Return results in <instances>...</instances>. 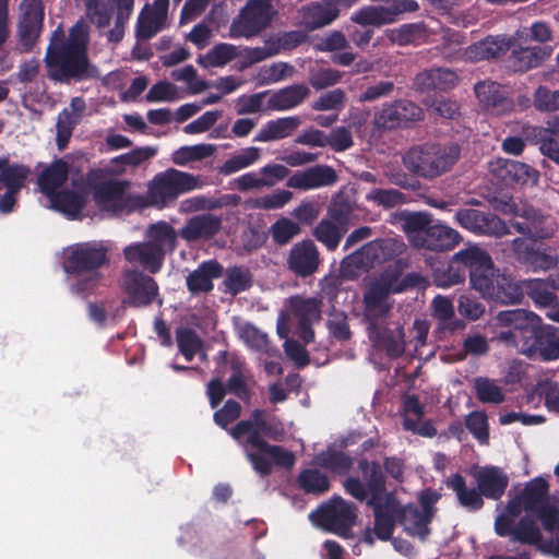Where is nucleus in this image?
<instances>
[{"label":"nucleus","mask_w":559,"mask_h":559,"mask_svg":"<svg viewBox=\"0 0 559 559\" xmlns=\"http://www.w3.org/2000/svg\"><path fill=\"white\" fill-rule=\"evenodd\" d=\"M284 435L281 419L262 408L253 409L248 419L239 420L230 430V437L243 448L246 459L262 477L271 475L272 461L283 468L294 466L296 457L292 451L267 442L281 441Z\"/></svg>","instance_id":"nucleus-1"},{"label":"nucleus","mask_w":559,"mask_h":559,"mask_svg":"<svg viewBox=\"0 0 559 559\" xmlns=\"http://www.w3.org/2000/svg\"><path fill=\"white\" fill-rule=\"evenodd\" d=\"M44 61L47 76L55 82H83L98 75L88 58V33L81 23L71 27L68 38L60 28L52 33Z\"/></svg>","instance_id":"nucleus-2"},{"label":"nucleus","mask_w":559,"mask_h":559,"mask_svg":"<svg viewBox=\"0 0 559 559\" xmlns=\"http://www.w3.org/2000/svg\"><path fill=\"white\" fill-rule=\"evenodd\" d=\"M109 264L108 247L103 242L87 241L70 247L63 262V270L75 278L71 284L72 294L87 298L100 285V269Z\"/></svg>","instance_id":"nucleus-3"},{"label":"nucleus","mask_w":559,"mask_h":559,"mask_svg":"<svg viewBox=\"0 0 559 559\" xmlns=\"http://www.w3.org/2000/svg\"><path fill=\"white\" fill-rule=\"evenodd\" d=\"M549 216L542 214V217L530 223V228L535 231L543 230L548 235L545 237L514 238L510 241V252L514 262L533 273L548 272L555 270L559 264V252L557 247L547 245L544 240L555 235V227L548 224Z\"/></svg>","instance_id":"nucleus-4"},{"label":"nucleus","mask_w":559,"mask_h":559,"mask_svg":"<svg viewBox=\"0 0 559 559\" xmlns=\"http://www.w3.org/2000/svg\"><path fill=\"white\" fill-rule=\"evenodd\" d=\"M460 156L457 143H424L411 147L403 155V165L415 176L435 179L451 170Z\"/></svg>","instance_id":"nucleus-5"},{"label":"nucleus","mask_w":559,"mask_h":559,"mask_svg":"<svg viewBox=\"0 0 559 559\" xmlns=\"http://www.w3.org/2000/svg\"><path fill=\"white\" fill-rule=\"evenodd\" d=\"M202 186L200 176L167 168L153 177L144 195L136 197L138 204L163 210L171 206L181 194L200 189Z\"/></svg>","instance_id":"nucleus-6"},{"label":"nucleus","mask_w":559,"mask_h":559,"mask_svg":"<svg viewBox=\"0 0 559 559\" xmlns=\"http://www.w3.org/2000/svg\"><path fill=\"white\" fill-rule=\"evenodd\" d=\"M484 261L475 271L473 289L491 302L499 305H516L523 299L521 282L496 269L490 254L484 250Z\"/></svg>","instance_id":"nucleus-7"},{"label":"nucleus","mask_w":559,"mask_h":559,"mask_svg":"<svg viewBox=\"0 0 559 559\" xmlns=\"http://www.w3.org/2000/svg\"><path fill=\"white\" fill-rule=\"evenodd\" d=\"M527 514L535 515L546 532L559 531V508L549 497L548 481L538 476L531 479L518 496Z\"/></svg>","instance_id":"nucleus-8"},{"label":"nucleus","mask_w":559,"mask_h":559,"mask_svg":"<svg viewBox=\"0 0 559 559\" xmlns=\"http://www.w3.org/2000/svg\"><path fill=\"white\" fill-rule=\"evenodd\" d=\"M309 519L322 530L346 539L353 536L357 507L340 496H334L312 511Z\"/></svg>","instance_id":"nucleus-9"},{"label":"nucleus","mask_w":559,"mask_h":559,"mask_svg":"<svg viewBox=\"0 0 559 559\" xmlns=\"http://www.w3.org/2000/svg\"><path fill=\"white\" fill-rule=\"evenodd\" d=\"M484 249L473 246L454 253L451 260L440 263L432 271V281L437 287L449 288L461 284L469 275V283L473 287V278L475 271L479 269V264L484 255Z\"/></svg>","instance_id":"nucleus-10"},{"label":"nucleus","mask_w":559,"mask_h":559,"mask_svg":"<svg viewBox=\"0 0 559 559\" xmlns=\"http://www.w3.org/2000/svg\"><path fill=\"white\" fill-rule=\"evenodd\" d=\"M361 477L349 476L344 481L345 491L358 501L373 504L386 496V477L377 461L361 459L358 462Z\"/></svg>","instance_id":"nucleus-11"},{"label":"nucleus","mask_w":559,"mask_h":559,"mask_svg":"<svg viewBox=\"0 0 559 559\" xmlns=\"http://www.w3.org/2000/svg\"><path fill=\"white\" fill-rule=\"evenodd\" d=\"M120 286L124 294L122 304L132 308H146L159 296L157 282L135 267L123 269Z\"/></svg>","instance_id":"nucleus-12"},{"label":"nucleus","mask_w":559,"mask_h":559,"mask_svg":"<svg viewBox=\"0 0 559 559\" xmlns=\"http://www.w3.org/2000/svg\"><path fill=\"white\" fill-rule=\"evenodd\" d=\"M275 13L271 0H248L233 22L231 33L246 38L257 36L271 24Z\"/></svg>","instance_id":"nucleus-13"},{"label":"nucleus","mask_w":559,"mask_h":559,"mask_svg":"<svg viewBox=\"0 0 559 559\" xmlns=\"http://www.w3.org/2000/svg\"><path fill=\"white\" fill-rule=\"evenodd\" d=\"M455 223L477 236L502 237L510 234L503 219L489 211L465 207L456 211Z\"/></svg>","instance_id":"nucleus-14"},{"label":"nucleus","mask_w":559,"mask_h":559,"mask_svg":"<svg viewBox=\"0 0 559 559\" xmlns=\"http://www.w3.org/2000/svg\"><path fill=\"white\" fill-rule=\"evenodd\" d=\"M405 263L400 259L389 265L369 288L389 299L392 294H401L409 288L424 287L425 276L417 272L407 273L402 277Z\"/></svg>","instance_id":"nucleus-15"},{"label":"nucleus","mask_w":559,"mask_h":559,"mask_svg":"<svg viewBox=\"0 0 559 559\" xmlns=\"http://www.w3.org/2000/svg\"><path fill=\"white\" fill-rule=\"evenodd\" d=\"M396 241L389 238H379L367 242L358 250L347 255L342 265L345 267H355L357 270H368L376 264H380L393 259L397 250Z\"/></svg>","instance_id":"nucleus-16"},{"label":"nucleus","mask_w":559,"mask_h":559,"mask_svg":"<svg viewBox=\"0 0 559 559\" xmlns=\"http://www.w3.org/2000/svg\"><path fill=\"white\" fill-rule=\"evenodd\" d=\"M521 353L542 361L559 359V328L540 323L531 337L521 344Z\"/></svg>","instance_id":"nucleus-17"},{"label":"nucleus","mask_w":559,"mask_h":559,"mask_svg":"<svg viewBox=\"0 0 559 559\" xmlns=\"http://www.w3.org/2000/svg\"><path fill=\"white\" fill-rule=\"evenodd\" d=\"M288 307L298 322L300 338L306 344L313 342L314 331L312 326L321 320L322 299L295 295L288 299Z\"/></svg>","instance_id":"nucleus-18"},{"label":"nucleus","mask_w":559,"mask_h":559,"mask_svg":"<svg viewBox=\"0 0 559 559\" xmlns=\"http://www.w3.org/2000/svg\"><path fill=\"white\" fill-rule=\"evenodd\" d=\"M475 95L483 109L490 115L503 116L514 110V100L506 86L491 80L475 84Z\"/></svg>","instance_id":"nucleus-19"},{"label":"nucleus","mask_w":559,"mask_h":559,"mask_svg":"<svg viewBox=\"0 0 559 559\" xmlns=\"http://www.w3.org/2000/svg\"><path fill=\"white\" fill-rule=\"evenodd\" d=\"M321 263L320 252L311 239L294 243L286 259L287 269L299 278L312 276Z\"/></svg>","instance_id":"nucleus-20"},{"label":"nucleus","mask_w":559,"mask_h":559,"mask_svg":"<svg viewBox=\"0 0 559 559\" xmlns=\"http://www.w3.org/2000/svg\"><path fill=\"white\" fill-rule=\"evenodd\" d=\"M423 109L415 103L406 99H399L384 104L374 114V124L381 129H395L405 126L409 121L420 120Z\"/></svg>","instance_id":"nucleus-21"},{"label":"nucleus","mask_w":559,"mask_h":559,"mask_svg":"<svg viewBox=\"0 0 559 559\" xmlns=\"http://www.w3.org/2000/svg\"><path fill=\"white\" fill-rule=\"evenodd\" d=\"M21 20L19 23V37L22 46L31 50L43 29L44 24V4L41 0H22Z\"/></svg>","instance_id":"nucleus-22"},{"label":"nucleus","mask_w":559,"mask_h":559,"mask_svg":"<svg viewBox=\"0 0 559 559\" xmlns=\"http://www.w3.org/2000/svg\"><path fill=\"white\" fill-rule=\"evenodd\" d=\"M338 181L336 170L330 165L318 164L304 170H297L288 177L286 186L300 191L333 187Z\"/></svg>","instance_id":"nucleus-23"},{"label":"nucleus","mask_w":559,"mask_h":559,"mask_svg":"<svg viewBox=\"0 0 559 559\" xmlns=\"http://www.w3.org/2000/svg\"><path fill=\"white\" fill-rule=\"evenodd\" d=\"M373 510V534L378 539L386 542L391 539L396 521L400 522V501L393 492L386 493L383 500L368 504Z\"/></svg>","instance_id":"nucleus-24"},{"label":"nucleus","mask_w":559,"mask_h":559,"mask_svg":"<svg viewBox=\"0 0 559 559\" xmlns=\"http://www.w3.org/2000/svg\"><path fill=\"white\" fill-rule=\"evenodd\" d=\"M124 260L131 265L148 275H154L163 269L165 259L159 251L145 241H136L126 246L122 250Z\"/></svg>","instance_id":"nucleus-25"},{"label":"nucleus","mask_w":559,"mask_h":559,"mask_svg":"<svg viewBox=\"0 0 559 559\" xmlns=\"http://www.w3.org/2000/svg\"><path fill=\"white\" fill-rule=\"evenodd\" d=\"M552 53L548 46H522L514 47L507 58V68L513 73H526L540 67Z\"/></svg>","instance_id":"nucleus-26"},{"label":"nucleus","mask_w":559,"mask_h":559,"mask_svg":"<svg viewBox=\"0 0 559 559\" xmlns=\"http://www.w3.org/2000/svg\"><path fill=\"white\" fill-rule=\"evenodd\" d=\"M473 477L483 496L495 501L502 498L509 485V476L499 466H484L473 473Z\"/></svg>","instance_id":"nucleus-27"},{"label":"nucleus","mask_w":559,"mask_h":559,"mask_svg":"<svg viewBox=\"0 0 559 559\" xmlns=\"http://www.w3.org/2000/svg\"><path fill=\"white\" fill-rule=\"evenodd\" d=\"M221 228V217L211 213H204L189 218L179 230V235L188 242L210 240L219 233Z\"/></svg>","instance_id":"nucleus-28"},{"label":"nucleus","mask_w":559,"mask_h":559,"mask_svg":"<svg viewBox=\"0 0 559 559\" xmlns=\"http://www.w3.org/2000/svg\"><path fill=\"white\" fill-rule=\"evenodd\" d=\"M223 276V265L215 259L203 261L189 273L186 286L192 296L207 294L213 290V281Z\"/></svg>","instance_id":"nucleus-29"},{"label":"nucleus","mask_w":559,"mask_h":559,"mask_svg":"<svg viewBox=\"0 0 559 559\" xmlns=\"http://www.w3.org/2000/svg\"><path fill=\"white\" fill-rule=\"evenodd\" d=\"M461 240L462 236L457 230L433 221L416 248L436 252L450 251Z\"/></svg>","instance_id":"nucleus-30"},{"label":"nucleus","mask_w":559,"mask_h":559,"mask_svg":"<svg viewBox=\"0 0 559 559\" xmlns=\"http://www.w3.org/2000/svg\"><path fill=\"white\" fill-rule=\"evenodd\" d=\"M364 321L367 324L368 335L377 334L383 328L392 305L389 299L368 288L364 293Z\"/></svg>","instance_id":"nucleus-31"},{"label":"nucleus","mask_w":559,"mask_h":559,"mask_svg":"<svg viewBox=\"0 0 559 559\" xmlns=\"http://www.w3.org/2000/svg\"><path fill=\"white\" fill-rule=\"evenodd\" d=\"M496 320L502 326H511L519 333L520 342L523 344L531 337L537 326L542 323V319L524 309L503 310L498 312Z\"/></svg>","instance_id":"nucleus-32"},{"label":"nucleus","mask_w":559,"mask_h":559,"mask_svg":"<svg viewBox=\"0 0 559 559\" xmlns=\"http://www.w3.org/2000/svg\"><path fill=\"white\" fill-rule=\"evenodd\" d=\"M512 40L504 36H487L466 49V56L472 61L498 59L504 56L511 48Z\"/></svg>","instance_id":"nucleus-33"},{"label":"nucleus","mask_w":559,"mask_h":559,"mask_svg":"<svg viewBox=\"0 0 559 559\" xmlns=\"http://www.w3.org/2000/svg\"><path fill=\"white\" fill-rule=\"evenodd\" d=\"M400 523L404 526V530L411 536H416L420 540H426L430 535L431 530L429 527L432 516L423 512L415 504L401 506L400 504Z\"/></svg>","instance_id":"nucleus-34"},{"label":"nucleus","mask_w":559,"mask_h":559,"mask_svg":"<svg viewBox=\"0 0 559 559\" xmlns=\"http://www.w3.org/2000/svg\"><path fill=\"white\" fill-rule=\"evenodd\" d=\"M69 173L70 165L68 162L62 158L55 159L38 175L37 185L40 192L49 198L59 191L68 180Z\"/></svg>","instance_id":"nucleus-35"},{"label":"nucleus","mask_w":559,"mask_h":559,"mask_svg":"<svg viewBox=\"0 0 559 559\" xmlns=\"http://www.w3.org/2000/svg\"><path fill=\"white\" fill-rule=\"evenodd\" d=\"M178 236H180L179 233L169 223L159 221L147 227L145 242L157 249L165 259L168 252L171 253L176 250Z\"/></svg>","instance_id":"nucleus-36"},{"label":"nucleus","mask_w":559,"mask_h":559,"mask_svg":"<svg viewBox=\"0 0 559 559\" xmlns=\"http://www.w3.org/2000/svg\"><path fill=\"white\" fill-rule=\"evenodd\" d=\"M51 209L64 214L68 218H78L86 204V193L62 189L48 198Z\"/></svg>","instance_id":"nucleus-37"},{"label":"nucleus","mask_w":559,"mask_h":559,"mask_svg":"<svg viewBox=\"0 0 559 559\" xmlns=\"http://www.w3.org/2000/svg\"><path fill=\"white\" fill-rule=\"evenodd\" d=\"M399 222L408 241L416 248L428 227L433 223V218L428 212H411L405 210L400 212Z\"/></svg>","instance_id":"nucleus-38"},{"label":"nucleus","mask_w":559,"mask_h":559,"mask_svg":"<svg viewBox=\"0 0 559 559\" xmlns=\"http://www.w3.org/2000/svg\"><path fill=\"white\" fill-rule=\"evenodd\" d=\"M313 463L334 475H346L354 465L353 457L333 447H328L326 450L319 452L313 457Z\"/></svg>","instance_id":"nucleus-39"},{"label":"nucleus","mask_w":559,"mask_h":559,"mask_svg":"<svg viewBox=\"0 0 559 559\" xmlns=\"http://www.w3.org/2000/svg\"><path fill=\"white\" fill-rule=\"evenodd\" d=\"M499 176L508 183L535 186L539 180V171L518 160L506 159L499 167Z\"/></svg>","instance_id":"nucleus-40"},{"label":"nucleus","mask_w":559,"mask_h":559,"mask_svg":"<svg viewBox=\"0 0 559 559\" xmlns=\"http://www.w3.org/2000/svg\"><path fill=\"white\" fill-rule=\"evenodd\" d=\"M340 15L338 7L331 1L312 2L304 8V19L310 31L330 25Z\"/></svg>","instance_id":"nucleus-41"},{"label":"nucleus","mask_w":559,"mask_h":559,"mask_svg":"<svg viewBox=\"0 0 559 559\" xmlns=\"http://www.w3.org/2000/svg\"><path fill=\"white\" fill-rule=\"evenodd\" d=\"M310 94L305 84H293L273 93L267 102L272 110H288L300 105Z\"/></svg>","instance_id":"nucleus-42"},{"label":"nucleus","mask_w":559,"mask_h":559,"mask_svg":"<svg viewBox=\"0 0 559 559\" xmlns=\"http://www.w3.org/2000/svg\"><path fill=\"white\" fill-rule=\"evenodd\" d=\"M447 486L455 492L459 503L468 511H478L484 507V496L480 490L467 488L466 480L461 474L452 475Z\"/></svg>","instance_id":"nucleus-43"},{"label":"nucleus","mask_w":559,"mask_h":559,"mask_svg":"<svg viewBox=\"0 0 559 559\" xmlns=\"http://www.w3.org/2000/svg\"><path fill=\"white\" fill-rule=\"evenodd\" d=\"M300 124L299 117H283L267 121L254 136V142H270L289 136Z\"/></svg>","instance_id":"nucleus-44"},{"label":"nucleus","mask_w":559,"mask_h":559,"mask_svg":"<svg viewBox=\"0 0 559 559\" xmlns=\"http://www.w3.org/2000/svg\"><path fill=\"white\" fill-rule=\"evenodd\" d=\"M223 292L231 296L249 290L253 285L252 274L249 267L243 265L229 266L223 269Z\"/></svg>","instance_id":"nucleus-45"},{"label":"nucleus","mask_w":559,"mask_h":559,"mask_svg":"<svg viewBox=\"0 0 559 559\" xmlns=\"http://www.w3.org/2000/svg\"><path fill=\"white\" fill-rule=\"evenodd\" d=\"M369 338L383 346L391 358H399L405 352L404 329L396 328L394 331L388 328H381L377 334L368 335Z\"/></svg>","instance_id":"nucleus-46"},{"label":"nucleus","mask_w":559,"mask_h":559,"mask_svg":"<svg viewBox=\"0 0 559 559\" xmlns=\"http://www.w3.org/2000/svg\"><path fill=\"white\" fill-rule=\"evenodd\" d=\"M0 160L4 162L0 169V185L7 190L20 193L31 174L29 167L23 164H10L8 158H0Z\"/></svg>","instance_id":"nucleus-47"},{"label":"nucleus","mask_w":559,"mask_h":559,"mask_svg":"<svg viewBox=\"0 0 559 559\" xmlns=\"http://www.w3.org/2000/svg\"><path fill=\"white\" fill-rule=\"evenodd\" d=\"M298 487L308 495L320 496L330 490L329 477L318 468L302 469L297 477Z\"/></svg>","instance_id":"nucleus-48"},{"label":"nucleus","mask_w":559,"mask_h":559,"mask_svg":"<svg viewBox=\"0 0 559 559\" xmlns=\"http://www.w3.org/2000/svg\"><path fill=\"white\" fill-rule=\"evenodd\" d=\"M523 294L534 301L536 306L548 307L556 301V294L551 292L549 282L542 278H530L521 282Z\"/></svg>","instance_id":"nucleus-49"},{"label":"nucleus","mask_w":559,"mask_h":559,"mask_svg":"<svg viewBox=\"0 0 559 559\" xmlns=\"http://www.w3.org/2000/svg\"><path fill=\"white\" fill-rule=\"evenodd\" d=\"M346 234L347 231L324 218L312 230L314 239L321 242L329 251H334Z\"/></svg>","instance_id":"nucleus-50"},{"label":"nucleus","mask_w":559,"mask_h":559,"mask_svg":"<svg viewBox=\"0 0 559 559\" xmlns=\"http://www.w3.org/2000/svg\"><path fill=\"white\" fill-rule=\"evenodd\" d=\"M432 316L441 325L450 328L452 331L464 326V323L461 320L454 319L455 314L453 304L444 296L438 295L433 298Z\"/></svg>","instance_id":"nucleus-51"},{"label":"nucleus","mask_w":559,"mask_h":559,"mask_svg":"<svg viewBox=\"0 0 559 559\" xmlns=\"http://www.w3.org/2000/svg\"><path fill=\"white\" fill-rule=\"evenodd\" d=\"M213 144H197L191 146H181L171 155V160L178 166H185L190 162L202 160L210 157L215 152Z\"/></svg>","instance_id":"nucleus-52"},{"label":"nucleus","mask_w":559,"mask_h":559,"mask_svg":"<svg viewBox=\"0 0 559 559\" xmlns=\"http://www.w3.org/2000/svg\"><path fill=\"white\" fill-rule=\"evenodd\" d=\"M512 538L520 544L537 547L539 542H542L543 535L534 519L526 515L521 518L514 526Z\"/></svg>","instance_id":"nucleus-53"},{"label":"nucleus","mask_w":559,"mask_h":559,"mask_svg":"<svg viewBox=\"0 0 559 559\" xmlns=\"http://www.w3.org/2000/svg\"><path fill=\"white\" fill-rule=\"evenodd\" d=\"M261 154L260 148L255 146H250L243 148L241 153L236 154L228 158L219 168V171L223 175H231L243 168H247L253 165L259 160Z\"/></svg>","instance_id":"nucleus-54"},{"label":"nucleus","mask_w":559,"mask_h":559,"mask_svg":"<svg viewBox=\"0 0 559 559\" xmlns=\"http://www.w3.org/2000/svg\"><path fill=\"white\" fill-rule=\"evenodd\" d=\"M176 340L179 352L187 361H191L203 345L198 333L190 328H178L176 330Z\"/></svg>","instance_id":"nucleus-55"},{"label":"nucleus","mask_w":559,"mask_h":559,"mask_svg":"<svg viewBox=\"0 0 559 559\" xmlns=\"http://www.w3.org/2000/svg\"><path fill=\"white\" fill-rule=\"evenodd\" d=\"M350 20L361 26L380 27L385 24H392L381 5H367L357 10Z\"/></svg>","instance_id":"nucleus-56"},{"label":"nucleus","mask_w":559,"mask_h":559,"mask_svg":"<svg viewBox=\"0 0 559 559\" xmlns=\"http://www.w3.org/2000/svg\"><path fill=\"white\" fill-rule=\"evenodd\" d=\"M165 19L155 15L153 12L142 11L135 25V37L138 40H148L163 29Z\"/></svg>","instance_id":"nucleus-57"},{"label":"nucleus","mask_w":559,"mask_h":559,"mask_svg":"<svg viewBox=\"0 0 559 559\" xmlns=\"http://www.w3.org/2000/svg\"><path fill=\"white\" fill-rule=\"evenodd\" d=\"M80 122L79 116L74 112L70 111L68 108L61 110L58 115V120L56 124L57 136L56 143L57 147L61 151L64 150L72 136V132L75 126Z\"/></svg>","instance_id":"nucleus-58"},{"label":"nucleus","mask_w":559,"mask_h":559,"mask_svg":"<svg viewBox=\"0 0 559 559\" xmlns=\"http://www.w3.org/2000/svg\"><path fill=\"white\" fill-rule=\"evenodd\" d=\"M346 93L342 88H334L321 94L317 100L311 104V108L316 111L343 110L346 106Z\"/></svg>","instance_id":"nucleus-59"},{"label":"nucleus","mask_w":559,"mask_h":559,"mask_svg":"<svg viewBox=\"0 0 559 559\" xmlns=\"http://www.w3.org/2000/svg\"><path fill=\"white\" fill-rule=\"evenodd\" d=\"M534 108L539 112L559 110V90L552 91L546 85H539L533 93Z\"/></svg>","instance_id":"nucleus-60"},{"label":"nucleus","mask_w":559,"mask_h":559,"mask_svg":"<svg viewBox=\"0 0 559 559\" xmlns=\"http://www.w3.org/2000/svg\"><path fill=\"white\" fill-rule=\"evenodd\" d=\"M300 231L299 224L287 217L277 219L270 227L272 239L278 246L287 245Z\"/></svg>","instance_id":"nucleus-61"},{"label":"nucleus","mask_w":559,"mask_h":559,"mask_svg":"<svg viewBox=\"0 0 559 559\" xmlns=\"http://www.w3.org/2000/svg\"><path fill=\"white\" fill-rule=\"evenodd\" d=\"M424 32L421 23L403 24L400 27L389 29L386 32L388 39L399 46H407L413 44L416 38Z\"/></svg>","instance_id":"nucleus-62"},{"label":"nucleus","mask_w":559,"mask_h":559,"mask_svg":"<svg viewBox=\"0 0 559 559\" xmlns=\"http://www.w3.org/2000/svg\"><path fill=\"white\" fill-rule=\"evenodd\" d=\"M128 187L127 181L108 180L98 183L94 189V198L102 203L120 200Z\"/></svg>","instance_id":"nucleus-63"},{"label":"nucleus","mask_w":559,"mask_h":559,"mask_svg":"<svg viewBox=\"0 0 559 559\" xmlns=\"http://www.w3.org/2000/svg\"><path fill=\"white\" fill-rule=\"evenodd\" d=\"M476 396L481 403L500 404L504 401V394L500 386L487 378L475 380Z\"/></svg>","instance_id":"nucleus-64"}]
</instances>
